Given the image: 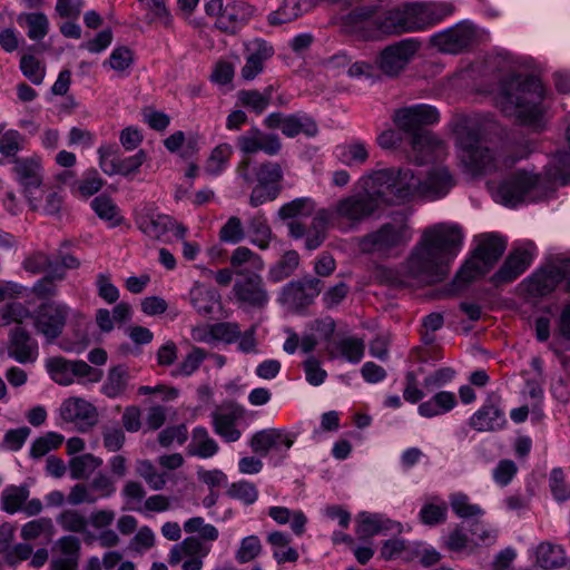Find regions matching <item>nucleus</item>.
Returning <instances> with one entry per match:
<instances>
[{"instance_id":"79ce46f5","label":"nucleus","mask_w":570,"mask_h":570,"mask_svg":"<svg viewBox=\"0 0 570 570\" xmlns=\"http://www.w3.org/2000/svg\"><path fill=\"white\" fill-rule=\"evenodd\" d=\"M303 8L297 0H283L282 4L267 16L271 26H282L292 22L303 16Z\"/></svg>"},{"instance_id":"49530a36","label":"nucleus","mask_w":570,"mask_h":570,"mask_svg":"<svg viewBox=\"0 0 570 570\" xmlns=\"http://www.w3.org/2000/svg\"><path fill=\"white\" fill-rule=\"evenodd\" d=\"M299 264V255L295 250H287L279 262L268 272V279L278 283L294 273Z\"/></svg>"},{"instance_id":"7c9ffc66","label":"nucleus","mask_w":570,"mask_h":570,"mask_svg":"<svg viewBox=\"0 0 570 570\" xmlns=\"http://www.w3.org/2000/svg\"><path fill=\"white\" fill-rule=\"evenodd\" d=\"M364 351V341L356 336H344L335 340L328 348L331 357H342L352 364H357L362 361Z\"/></svg>"},{"instance_id":"e433bc0d","label":"nucleus","mask_w":570,"mask_h":570,"mask_svg":"<svg viewBox=\"0 0 570 570\" xmlns=\"http://www.w3.org/2000/svg\"><path fill=\"white\" fill-rule=\"evenodd\" d=\"M56 520L63 531L81 533L87 542L92 541L95 538V533L88 529V519L86 514L79 510H65Z\"/></svg>"},{"instance_id":"ddd939ff","label":"nucleus","mask_w":570,"mask_h":570,"mask_svg":"<svg viewBox=\"0 0 570 570\" xmlns=\"http://www.w3.org/2000/svg\"><path fill=\"white\" fill-rule=\"evenodd\" d=\"M420 49L415 39H403L385 47L376 58L377 68L387 77L399 76Z\"/></svg>"},{"instance_id":"6e6552de","label":"nucleus","mask_w":570,"mask_h":570,"mask_svg":"<svg viewBox=\"0 0 570 570\" xmlns=\"http://www.w3.org/2000/svg\"><path fill=\"white\" fill-rule=\"evenodd\" d=\"M537 256L538 248L532 240L514 242L510 253L500 268L491 276L490 282L497 287L512 283L530 267Z\"/></svg>"},{"instance_id":"dca6fc26","label":"nucleus","mask_w":570,"mask_h":570,"mask_svg":"<svg viewBox=\"0 0 570 570\" xmlns=\"http://www.w3.org/2000/svg\"><path fill=\"white\" fill-rule=\"evenodd\" d=\"M475 38V28L463 22L434 33L431 37V43L441 52L456 55L471 47Z\"/></svg>"},{"instance_id":"0e129e2a","label":"nucleus","mask_w":570,"mask_h":570,"mask_svg":"<svg viewBox=\"0 0 570 570\" xmlns=\"http://www.w3.org/2000/svg\"><path fill=\"white\" fill-rule=\"evenodd\" d=\"M29 309L21 303H10L0 307V326H7L11 323L22 324L29 318Z\"/></svg>"},{"instance_id":"cd10ccee","label":"nucleus","mask_w":570,"mask_h":570,"mask_svg":"<svg viewBox=\"0 0 570 570\" xmlns=\"http://www.w3.org/2000/svg\"><path fill=\"white\" fill-rule=\"evenodd\" d=\"M254 14V8L243 1L228 3L217 17L215 27L220 31L235 35Z\"/></svg>"},{"instance_id":"0eeeda50","label":"nucleus","mask_w":570,"mask_h":570,"mask_svg":"<svg viewBox=\"0 0 570 570\" xmlns=\"http://www.w3.org/2000/svg\"><path fill=\"white\" fill-rule=\"evenodd\" d=\"M401 24L405 32L424 30L442 21L454 11L450 2H406L399 6Z\"/></svg>"},{"instance_id":"e2e57ef3","label":"nucleus","mask_w":570,"mask_h":570,"mask_svg":"<svg viewBox=\"0 0 570 570\" xmlns=\"http://www.w3.org/2000/svg\"><path fill=\"white\" fill-rule=\"evenodd\" d=\"M237 100L244 108L256 115L263 114L268 107L266 98L261 96V91L255 89L239 90L237 92Z\"/></svg>"},{"instance_id":"4c0bfd02","label":"nucleus","mask_w":570,"mask_h":570,"mask_svg":"<svg viewBox=\"0 0 570 570\" xmlns=\"http://www.w3.org/2000/svg\"><path fill=\"white\" fill-rule=\"evenodd\" d=\"M129 371L124 365H118L109 370L107 379L101 385V393L109 399L121 397L129 384Z\"/></svg>"},{"instance_id":"412c9836","label":"nucleus","mask_w":570,"mask_h":570,"mask_svg":"<svg viewBox=\"0 0 570 570\" xmlns=\"http://www.w3.org/2000/svg\"><path fill=\"white\" fill-rule=\"evenodd\" d=\"M136 224L147 237L161 242H170L171 236L184 238L187 229L175 223L170 216H137Z\"/></svg>"},{"instance_id":"f8f14e48","label":"nucleus","mask_w":570,"mask_h":570,"mask_svg":"<svg viewBox=\"0 0 570 570\" xmlns=\"http://www.w3.org/2000/svg\"><path fill=\"white\" fill-rule=\"evenodd\" d=\"M440 119L436 108L430 105H414L395 110L393 121L399 130L405 132L409 139L416 134L429 132L425 127L436 124Z\"/></svg>"},{"instance_id":"9b49d317","label":"nucleus","mask_w":570,"mask_h":570,"mask_svg":"<svg viewBox=\"0 0 570 570\" xmlns=\"http://www.w3.org/2000/svg\"><path fill=\"white\" fill-rule=\"evenodd\" d=\"M412 238V232L405 222H394L383 225L376 232L365 236L360 248L364 253L387 255L390 250L405 245Z\"/></svg>"},{"instance_id":"b1692460","label":"nucleus","mask_w":570,"mask_h":570,"mask_svg":"<svg viewBox=\"0 0 570 570\" xmlns=\"http://www.w3.org/2000/svg\"><path fill=\"white\" fill-rule=\"evenodd\" d=\"M401 523L384 514L362 511L355 517V533L358 540L365 541L379 534L400 532Z\"/></svg>"},{"instance_id":"6e6d98bb","label":"nucleus","mask_w":570,"mask_h":570,"mask_svg":"<svg viewBox=\"0 0 570 570\" xmlns=\"http://www.w3.org/2000/svg\"><path fill=\"white\" fill-rule=\"evenodd\" d=\"M63 443V436L57 432H48L37 438L30 446V455L40 459Z\"/></svg>"},{"instance_id":"4468645a","label":"nucleus","mask_w":570,"mask_h":570,"mask_svg":"<svg viewBox=\"0 0 570 570\" xmlns=\"http://www.w3.org/2000/svg\"><path fill=\"white\" fill-rule=\"evenodd\" d=\"M267 129H281L282 134L288 138H294L299 134L307 137H315L318 132L315 120L304 112L283 114L272 112L263 120Z\"/></svg>"},{"instance_id":"4d7b16f0","label":"nucleus","mask_w":570,"mask_h":570,"mask_svg":"<svg viewBox=\"0 0 570 570\" xmlns=\"http://www.w3.org/2000/svg\"><path fill=\"white\" fill-rule=\"evenodd\" d=\"M338 159L346 166L363 165L368 159V151L362 141H354L344 146L338 154Z\"/></svg>"},{"instance_id":"f3484780","label":"nucleus","mask_w":570,"mask_h":570,"mask_svg":"<svg viewBox=\"0 0 570 570\" xmlns=\"http://www.w3.org/2000/svg\"><path fill=\"white\" fill-rule=\"evenodd\" d=\"M291 218L287 223L292 238L303 239L305 247L309 250L321 246L325 237L326 216H286Z\"/></svg>"},{"instance_id":"603ef678","label":"nucleus","mask_w":570,"mask_h":570,"mask_svg":"<svg viewBox=\"0 0 570 570\" xmlns=\"http://www.w3.org/2000/svg\"><path fill=\"white\" fill-rule=\"evenodd\" d=\"M254 173L257 184L262 186H279V181L283 179L281 165L273 161L259 164L255 167Z\"/></svg>"},{"instance_id":"c03bdc74","label":"nucleus","mask_w":570,"mask_h":570,"mask_svg":"<svg viewBox=\"0 0 570 570\" xmlns=\"http://www.w3.org/2000/svg\"><path fill=\"white\" fill-rule=\"evenodd\" d=\"M17 21L20 26L26 23L28 27L27 35L31 40H41L48 33L49 21L46 14L41 12L21 13Z\"/></svg>"},{"instance_id":"052dcab7","label":"nucleus","mask_w":570,"mask_h":570,"mask_svg":"<svg viewBox=\"0 0 570 570\" xmlns=\"http://www.w3.org/2000/svg\"><path fill=\"white\" fill-rule=\"evenodd\" d=\"M232 153L233 148L228 144H220L215 147L206 163V171L210 175L220 174L226 167Z\"/></svg>"},{"instance_id":"5fc2aeb1","label":"nucleus","mask_w":570,"mask_h":570,"mask_svg":"<svg viewBox=\"0 0 570 570\" xmlns=\"http://www.w3.org/2000/svg\"><path fill=\"white\" fill-rule=\"evenodd\" d=\"M446 513V502L442 499L435 498L422 507L420 518L424 524L435 525L445 520Z\"/></svg>"},{"instance_id":"473e14b6","label":"nucleus","mask_w":570,"mask_h":570,"mask_svg":"<svg viewBox=\"0 0 570 570\" xmlns=\"http://www.w3.org/2000/svg\"><path fill=\"white\" fill-rule=\"evenodd\" d=\"M293 445V440L288 436H283L281 433L263 430L255 433L249 442V446L254 453L266 456L267 453L275 448H283L285 451L289 450Z\"/></svg>"},{"instance_id":"7ed1b4c3","label":"nucleus","mask_w":570,"mask_h":570,"mask_svg":"<svg viewBox=\"0 0 570 570\" xmlns=\"http://www.w3.org/2000/svg\"><path fill=\"white\" fill-rule=\"evenodd\" d=\"M541 81L533 75L511 73L500 81L497 104L507 117L535 130L543 127Z\"/></svg>"},{"instance_id":"6ab92c4d","label":"nucleus","mask_w":570,"mask_h":570,"mask_svg":"<svg viewBox=\"0 0 570 570\" xmlns=\"http://www.w3.org/2000/svg\"><path fill=\"white\" fill-rule=\"evenodd\" d=\"M238 278L233 293L242 305L262 307L268 302V293L264 287L263 278L257 273L246 274L243 269L236 272Z\"/></svg>"},{"instance_id":"f257e3e1","label":"nucleus","mask_w":570,"mask_h":570,"mask_svg":"<svg viewBox=\"0 0 570 570\" xmlns=\"http://www.w3.org/2000/svg\"><path fill=\"white\" fill-rule=\"evenodd\" d=\"M454 185L455 179L446 167L430 169L424 180L410 168L368 170L357 179L353 193L337 203L336 214H374L404 206L417 196L435 200Z\"/></svg>"},{"instance_id":"8fccbe9b","label":"nucleus","mask_w":570,"mask_h":570,"mask_svg":"<svg viewBox=\"0 0 570 570\" xmlns=\"http://www.w3.org/2000/svg\"><path fill=\"white\" fill-rule=\"evenodd\" d=\"M136 471L148 487L155 491L164 489L167 482L165 473L158 472L156 466L148 460H140L136 463Z\"/></svg>"},{"instance_id":"680f3d73","label":"nucleus","mask_w":570,"mask_h":570,"mask_svg":"<svg viewBox=\"0 0 570 570\" xmlns=\"http://www.w3.org/2000/svg\"><path fill=\"white\" fill-rule=\"evenodd\" d=\"M262 549L263 547L257 535H247L240 540L235 558L239 563H247L257 558Z\"/></svg>"},{"instance_id":"c9c22d12","label":"nucleus","mask_w":570,"mask_h":570,"mask_svg":"<svg viewBox=\"0 0 570 570\" xmlns=\"http://www.w3.org/2000/svg\"><path fill=\"white\" fill-rule=\"evenodd\" d=\"M535 561L542 569L561 568L568 559L562 546L552 542H541L534 550Z\"/></svg>"},{"instance_id":"de8ad7c7","label":"nucleus","mask_w":570,"mask_h":570,"mask_svg":"<svg viewBox=\"0 0 570 570\" xmlns=\"http://www.w3.org/2000/svg\"><path fill=\"white\" fill-rule=\"evenodd\" d=\"M450 504L455 515L461 519L481 517L484 514L483 509L478 504L471 503L469 497L462 492L452 493L450 495Z\"/></svg>"},{"instance_id":"37998d69","label":"nucleus","mask_w":570,"mask_h":570,"mask_svg":"<svg viewBox=\"0 0 570 570\" xmlns=\"http://www.w3.org/2000/svg\"><path fill=\"white\" fill-rule=\"evenodd\" d=\"M381 557L385 560L403 559L406 561L414 559V542H407L402 539L386 540L381 548Z\"/></svg>"},{"instance_id":"2eb2a0df","label":"nucleus","mask_w":570,"mask_h":570,"mask_svg":"<svg viewBox=\"0 0 570 570\" xmlns=\"http://www.w3.org/2000/svg\"><path fill=\"white\" fill-rule=\"evenodd\" d=\"M210 546L196 537H187L171 547L168 561L171 566L181 562L183 570H202L204 558L210 552Z\"/></svg>"},{"instance_id":"774afa93","label":"nucleus","mask_w":570,"mask_h":570,"mask_svg":"<svg viewBox=\"0 0 570 570\" xmlns=\"http://www.w3.org/2000/svg\"><path fill=\"white\" fill-rule=\"evenodd\" d=\"M227 493L233 499H237L245 504H253L258 498L256 487L252 482L245 480L233 483L228 488Z\"/></svg>"},{"instance_id":"393cba45","label":"nucleus","mask_w":570,"mask_h":570,"mask_svg":"<svg viewBox=\"0 0 570 570\" xmlns=\"http://www.w3.org/2000/svg\"><path fill=\"white\" fill-rule=\"evenodd\" d=\"M191 338L198 343L215 345L217 343L233 344L239 337L237 323L222 322L215 324H203L191 330Z\"/></svg>"},{"instance_id":"338daca9","label":"nucleus","mask_w":570,"mask_h":570,"mask_svg":"<svg viewBox=\"0 0 570 570\" xmlns=\"http://www.w3.org/2000/svg\"><path fill=\"white\" fill-rule=\"evenodd\" d=\"M156 534L155 532L147 525H144L138 529L135 535L131 538L128 549L142 554L155 546Z\"/></svg>"},{"instance_id":"ea45409f","label":"nucleus","mask_w":570,"mask_h":570,"mask_svg":"<svg viewBox=\"0 0 570 570\" xmlns=\"http://www.w3.org/2000/svg\"><path fill=\"white\" fill-rule=\"evenodd\" d=\"M291 537L281 531L268 533L267 542L273 550V557L278 564L285 562H295L298 559L296 549L289 547Z\"/></svg>"},{"instance_id":"20e7f679","label":"nucleus","mask_w":570,"mask_h":570,"mask_svg":"<svg viewBox=\"0 0 570 570\" xmlns=\"http://www.w3.org/2000/svg\"><path fill=\"white\" fill-rule=\"evenodd\" d=\"M453 131L460 149V160L469 173L480 175L497 169L495 155L484 145L482 125L478 119L461 117L455 121Z\"/></svg>"},{"instance_id":"a878e982","label":"nucleus","mask_w":570,"mask_h":570,"mask_svg":"<svg viewBox=\"0 0 570 570\" xmlns=\"http://www.w3.org/2000/svg\"><path fill=\"white\" fill-rule=\"evenodd\" d=\"M14 179L26 189L39 188L43 183V167L37 155L10 159Z\"/></svg>"},{"instance_id":"c756f323","label":"nucleus","mask_w":570,"mask_h":570,"mask_svg":"<svg viewBox=\"0 0 570 570\" xmlns=\"http://www.w3.org/2000/svg\"><path fill=\"white\" fill-rule=\"evenodd\" d=\"M189 297L190 304L200 315H213L222 308L219 293L202 283L194 284Z\"/></svg>"},{"instance_id":"13d9d810","label":"nucleus","mask_w":570,"mask_h":570,"mask_svg":"<svg viewBox=\"0 0 570 570\" xmlns=\"http://www.w3.org/2000/svg\"><path fill=\"white\" fill-rule=\"evenodd\" d=\"M278 214H327L312 197H298L284 204Z\"/></svg>"},{"instance_id":"2f4dec72","label":"nucleus","mask_w":570,"mask_h":570,"mask_svg":"<svg viewBox=\"0 0 570 570\" xmlns=\"http://www.w3.org/2000/svg\"><path fill=\"white\" fill-rule=\"evenodd\" d=\"M546 186L554 190L557 185L570 184V149L557 151L546 169Z\"/></svg>"},{"instance_id":"9d476101","label":"nucleus","mask_w":570,"mask_h":570,"mask_svg":"<svg viewBox=\"0 0 570 570\" xmlns=\"http://www.w3.org/2000/svg\"><path fill=\"white\" fill-rule=\"evenodd\" d=\"M46 368L50 379L59 385L95 383L101 379L99 370L92 368L80 360L70 361L61 356H53L46 361Z\"/></svg>"},{"instance_id":"a211bd4d","label":"nucleus","mask_w":570,"mask_h":570,"mask_svg":"<svg viewBox=\"0 0 570 570\" xmlns=\"http://www.w3.org/2000/svg\"><path fill=\"white\" fill-rule=\"evenodd\" d=\"M321 287V281L315 277L289 282L279 293L278 302L288 311H298L312 303Z\"/></svg>"},{"instance_id":"58836bf2","label":"nucleus","mask_w":570,"mask_h":570,"mask_svg":"<svg viewBox=\"0 0 570 570\" xmlns=\"http://www.w3.org/2000/svg\"><path fill=\"white\" fill-rule=\"evenodd\" d=\"M187 450L191 456L209 459L218 452V444L209 436L205 428L197 426L193 430L191 441Z\"/></svg>"},{"instance_id":"69168bd1","label":"nucleus","mask_w":570,"mask_h":570,"mask_svg":"<svg viewBox=\"0 0 570 570\" xmlns=\"http://www.w3.org/2000/svg\"><path fill=\"white\" fill-rule=\"evenodd\" d=\"M81 543L77 537L63 535L53 546L56 557L71 558L79 561Z\"/></svg>"},{"instance_id":"f03ea898","label":"nucleus","mask_w":570,"mask_h":570,"mask_svg":"<svg viewBox=\"0 0 570 570\" xmlns=\"http://www.w3.org/2000/svg\"><path fill=\"white\" fill-rule=\"evenodd\" d=\"M465 238V230L454 222L439 223L425 228L401 266V282L416 286L440 282L462 252Z\"/></svg>"},{"instance_id":"423d86ee","label":"nucleus","mask_w":570,"mask_h":570,"mask_svg":"<svg viewBox=\"0 0 570 570\" xmlns=\"http://www.w3.org/2000/svg\"><path fill=\"white\" fill-rule=\"evenodd\" d=\"M494 202L509 208L524 203H538L551 198L554 189L547 187L544 180L527 170H517L498 184H490Z\"/></svg>"},{"instance_id":"39448f33","label":"nucleus","mask_w":570,"mask_h":570,"mask_svg":"<svg viewBox=\"0 0 570 570\" xmlns=\"http://www.w3.org/2000/svg\"><path fill=\"white\" fill-rule=\"evenodd\" d=\"M508 239L498 232L474 235L472 248L456 272L454 283L463 287L487 275L503 255Z\"/></svg>"},{"instance_id":"72a5a7b5","label":"nucleus","mask_w":570,"mask_h":570,"mask_svg":"<svg viewBox=\"0 0 570 570\" xmlns=\"http://www.w3.org/2000/svg\"><path fill=\"white\" fill-rule=\"evenodd\" d=\"M504 423V413L494 404H484L470 417L471 428L479 432L500 429Z\"/></svg>"},{"instance_id":"864d4df0","label":"nucleus","mask_w":570,"mask_h":570,"mask_svg":"<svg viewBox=\"0 0 570 570\" xmlns=\"http://www.w3.org/2000/svg\"><path fill=\"white\" fill-rule=\"evenodd\" d=\"M205 358V350L200 347H193L185 358L171 370V375L175 377L190 376L199 368Z\"/></svg>"},{"instance_id":"4be33fe9","label":"nucleus","mask_w":570,"mask_h":570,"mask_svg":"<svg viewBox=\"0 0 570 570\" xmlns=\"http://www.w3.org/2000/svg\"><path fill=\"white\" fill-rule=\"evenodd\" d=\"M411 158L417 165H425L442 159L446 155V146L432 131L416 134L409 139Z\"/></svg>"},{"instance_id":"09e8293b","label":"nucleus","mask_w":570,"mask_h":570,"mask_svg":"<svg viewBox=\"0 0 570 570\" xmlns=\"http://www.w3.org/2000/svg\"><path fill=\"white\" fill-rule=\"evenodd\" d=\"M399 7L384 11L375 17V27L383 35H402L404 28L401 24Z\"/></svg>"},{"instance_id":"bb28decb","label":"nucleus","mask_w":570,"mask_h":570,"mask_svg":"<svg viewBox=\"0 0 570 570\" xmlns=\"http://www.w3.org/2000/svg\"><path fill=\"white\" fill-rule=\"evenodd\" d=\"M60 415L65 421L71 422L81 429L92 426L98 417L97 410L90 402L76 396L62 402Z\"/></svg>"},{"instance_id":"5701e85b","label":"nucleus","mask_w":570,"mask_h":570,"mask_svg":"<svg viewBox=\"0 0 570 570\" xmlns=\"http://www.w3.org/2000/svg\"><path fill=\"white\" fill-rule=\"evenodd\" d=\"M561 284L560 274L556 262L535 269L521 283L523 292L533 298L551 294Z\"/></svg>"},{"instance_id":"bf43d9fd","label":"nucleus","mask_w":570,"mask_h":570,"mask_svg":"<svg viewBox=\"0 0 570 570\" xmlns=\"http://www.w3.org/2000/svg\"><path fill=\"white\" fill-rule=\"evenodd\" d=\"M24 147V137L14 129L7 130L0 138V154L10 159L19 158L17 154Z\"/></svg>"},{"instance_id":"a19ab883","label":"nucleus","mask_w":570,"mask_h":570,"mask_svg":"<svg viewBox=\"0 0 570 570\" xmlns=\"http://www.w3.org/2000/svg\"><path fill=\"white\" fill-rule=\"evenodd\" d=\"M102 464V460L92 454L72 456L69 461V472L73 480L87 479Z\"/></svg>"},{"instance_id":"a18cd8bd","label":"nucleus","mask_w":570,"mask_h":570,"mask_svg":"<svg viewBox=\"0 0 570 570\" xmlns=\"http://www.w3.org/2000/svg\"><path fill=\"white\" fill-rule=\"evenodd\" d=\"M213 424L215 432L226 442H235L242 435L236 428V415L233 413H215Z\"/></svg>"},{"instance_id":"3c124183","label":"nucleus","mask_w":570,"mask_h":570,"mask_svg":"<svg viewBox=\"0 0 570 570\" xmlns=\"http://www.w3.org/2000/svg\"><path fill=\"white\" fill-rule=\"evenodd\" d=\"M29 497V490L26 485L9 487L2 492V510L8 513H16Z\"/></svg>"},{"instance_id":"aec40b11","label":"nucleus","mask_w":570,"mask_h":570,"mask_svg":"<svg viewBox=\"0 0 570 570\" xmlns=\"http://www.w3.org/2000/svg\"><path fill=\"white\" fill-rule=\"evenodd\" d=\"M237 147L245 155L263 151L268 156L278 155L282 150V141L278 135L264 132L257 127H252L237 137Z\"/></svg>"},{"instance_id":"c85d7f7f","label":"nucleus","mask_w":570,"mask_h":570,"mask_svg":"<svg viewBox=\"0 0 570 570\" xmlns=\"http://www.w3.org/2000/svg\"><path fill=\"white\" fill-rule=\"evenodd\" d=\"M8 353L19 363H32L39 354L38 343L24 328L17 326L10 332Z\"/></svg>"},{"instance_id":"1a4fd4ad","label":"nucleus","mask_w":570,"mask_h":570,"mask_svg":"<svg viewBox=\"0 0 570 570\" xmlns=\"http://www.w3.org/2000/svg\"><path fill=\"white\" fill-rule=\"evenodd\" d=\"M70 307L62 302H48L38 306L29 318L37 334L42 335L47 344L58 338L70 315Z\"/></svg>"},{"instance_id":"f704fd0d","label":"nucleus","mask_w":570,"mask_h":570,"mask_svg":"<svg viewBox=\"0 0 570 570\" xmlns=\"http://www.w3.org/2000/svg\"><path fill=\"white\" fill-rule=\"evenodd\" d=\"M444 547L456 553L470 554L476 549V538L471 534V527L456 525L442 537Z\"/></svg>"}]
</instances>
